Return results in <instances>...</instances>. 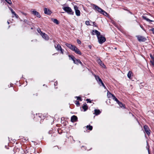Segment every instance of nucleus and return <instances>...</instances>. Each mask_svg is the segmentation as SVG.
Returning <instances> with one entry per match:
<instances>
[{
    "instance_id": "1",
    "label": "nucleus",
    "mask_w": 154,
    "mask_h": 154,
    "mask_svg": "<svg viewBox=\"0 0 154 154\" xmlns=\"http://www.w3.org/2000/svg\"><path fill=\"white\" fill-rule=\"evenodd\" d=\"M91 5L93 7V9L97 11L100 13L104 15L107 14V13L106 12L96 5L92 4Z\"/></svg>"
},
{
    "instance_id": "2",
    "label": "nucleus",
    "mask_w": 154,
    "mask_h": 154,
    "mask_svg": "<svg viewBox=\"0 0 154 154\" xmlns=\"http://www.w3.org/2000/svg\"><path fill=\"white\" fill-rule=\"evenodd\" d=\"M63 9L68 14L71 15H73L74 12L70 7H64L63 8Z\"/></svg>"
},
{
    "instance_id": "3",
    "label": "nucleus",
    "mask_w": 154,
    "mask_h": 154,
    "mask_svg": "<svg viewBox=\"0 0 154 154\" xmlns=\"http://www.w3.org/2000/svg\"><path fill=\"white\" fill-rule=\"evenodd\" d=\"M99 42L100 44H102L106 40V39L105 37H103L102 35L99 36L97 37Z\"/></svg>"
},
{
    "instance_id": "4",
    "label": "nucleus",
    "mask_w": 154,
    "mask_h": 154,
    "mask_svg": "<svg viewBox=\"0 0 154 154\" xmlns=\"http://www.w3.org/2000/svg\"><path fill=\"white\" fill-rule=\"evenodd\" d=\"M143 128L144 131L146 134L149 136L150 134L151 131L149 127L147 125H145L144 126Z\"/></svg>"
},
{
    "instance_id": "5",
    "label": "nucleus",
    "mask_w": 154,
    "mask_h": 154,
    "mask_svg": "<svg viewBox=\"0 0 154 154\" xmlns=\"http://www.w3.org/2000/svg\"><path fill=\"white\" fill-rule=\"evenodd\" d=\"M138 40L140 42H145L146 40V38L144 36L141 35L136 36Z\"/></svg>"
},
{
    "instance_id": "6",
    "label": "nucleus",
    "mask_w": 154,
    "mask_h": 154,
    "mask_svg": "<svg viewBox=\"0 0 154 154\" xmlns=\"http://www.w3.org/2000/svg\"><path fill=\"white\" fill-rule=\"evenodd\" d=\"M75 10V14L77 16H79L80 15V12L78 10V8L77 6L75 5L74 7Z\"/></svg>"
},
{
    "instance_id": "7",
    "label": "nucleus",
    "mask_w": 154,
    "mask_h": 154,
    "mask_svg": "<svg viewBox=\"0 0 154 154\" xmlns=\"http://www.w3.org/2000/svg\"><path fill=\"white\" fill-rule=\"evenodd\" d=\"M74 47V48L72 51H74L75 53L77 54H78L80 55H81V52L79 49H78L76 46Z\"/></svg>"
},
{
    "instance_id": "8",
    "label": "nucleus",
    "mask_w": 154,
    "mask_h": 154,
    "mask_svg": "<svg viewBox=\"0 0 154 154\" xmlns=\"http://www.w3.org/2000/svg\"><path fill=\"white\" fill-rule=\"evenodd\" d=\"M32 14L38 18H40L41 16L39 13L36 11L34 10L32 11Z\"/></svg>"
},
{
    "instance_id": "9",
    "label": "nucleus",
    "mask_w": 154,
    "mask_h": 154,
    "mask_svg": "<svg viewBox=\"0 0 154 154\" xmlns=\"http://www.w3.org/2000/svg\"><path fill=\"white\" fill-rule=\"evenodd\" d=\"M72 51H73L74 48V47H75V46L74 45H73L72 44H69V43H66L65 44Z\"/></svg>"
},
{
    "instance_id": "10",
    "label": "nucleus",
    "mask_w": 154,
    "mask_h": 154,
    "mask_svg": "<svg viewBox=\"0 0 154 154\" xmlns=\"http://www.w3.org/2000/svg\"><path fill=\"white\" fill-rule=\"evenodd\" d=\"M44 11L45 14H46L50 15L51 13V11L49 9L45 8H44Z\"/></svg>"
},
{
    "instance_id": "11",
    "label": "nucleus",
    "mask_w": 154,
    "mask_h": 154,
    "mask_svg": "<svg viewBox=\"0 0 154 154\" xmlns=\"http://www.w3.org/2000/svg\"><path fill=\"white\" fill-rule=\"evenodd\" d=\"M41 36L43 38L46 40H48L49 39L48 36L47 34H45V33L43 32V33H42L41 34Z\"/></svg>"
},
{
    "instance_id": "12",
    "label": "nucleus",
    "mask_w": 154,
    "mask_h": 154,
    "mask_svg": "<svg viewBox=\"0 0 154 154\" xmlns=\"http://www.w3.org/2000/svg\"><path fill=\"white\" fill-rule=\"evenodd\" d=\"M77 117L76 116L74 115L71 117V121L72 122H74L77 121Z\"/></svg>"
},
{
    "instance_id": "13",
    "label": "nucleus",
    "mask_w": 154,
    "mask_h": 154,
    "mask_svg": "<svg viewBox=\"0 0 154 154\" xmlns=\"http://www.w3.org/2000/svg\"><path fill=\"white\" fill-rule=\"evenodd\" d=\"M92 34L95 35L96 34L97 35V37L100 35V32H99L97 30H94L92 31Z\"/></svg>"
},
{
    "instance_id": "14",
    "label": "nucleus",
    "mask_w": 154,
    "mask_h": 154,
    "mask_svg": "<svg viewBox=\"0 0 154 154\" xmlns=\"http://www.w3.org/2000/svg\"><path fill=\"white\" fill-rule=\"evenodd\" d=\"M95 77L98 83L100 85V83L102 82L101 79L98 76L95 75Z\"/></svg>"
},
{
    "instance_id": "15",
    "label": "nucleus",
    "mask_w": 154,
    "mask_h": 154,
    "mask_svg": "<svg viewBox=\"0 0 154 154\" xmlns=\"http://www.w3.org/2000/svg\"><path fill=\"white\" fill-rule=\"evenodd\" d=\"M97 62L102 67L104 68H105L106 66H105L104 64L102 63V61L100 59H98L97 60Z\"/></svg>"
},
{
    "instance_id": "16",
    "label": "nucleus",
    "mask_w": 154,
    "mask_h": 154,
    "mask_svg": "<svg viewBox=\"0 0 154 154\" xmlns=\"http://www.w3.org/2000/svg\"><path fill=\"white\" fill-rule=\"evenodd\" d=\"M54 47L58 51H60V50L62 48L60 45L59 44H58L57 46H56V45H54Z\"/></svg>"
},
{
    "instance_id": "17",
    "label": "nucleus",
    "mask_w": 154,
    "mask_h": 154,
    "mask_svg": "<svg viewBox=\"0 0 154 154\" xmlns=\"http://www.w3.org/2000/svg\"><path fill=\"white\" fill-rule=\"evenodd\" d=\"M82 108L83 109L84 111H86L88 109V107L85 103L83 104V106H82Z\"/></svg>"
},
{
    "instance_id": "18",
    "label": "nucleus",
    "mask_w": 154,
    "mask_h": 154,
    "mask_svg": "<svg viewBox=\"0 0 154 154\" xmlns=\"http://www.w3.org/2000/svg\"><path fill=\"white\" fill-rule=\"evenodd\" d=\"M74 63L76 64H78L79 63H80L82 65V63L80 61V60L79 59H76L75 58V60L74 61Z\"/></svg>"
},
{
    "instance_id": "19",
    "label": "nucleus",
    "mask_w": 154,
    "mask_h": 154,
    "mask_svg": "<svg viewBox=\"0 0 154 154\" xmlns=\"http://www.w3.org/2000/svg\"><path fill=\"white\" fill-rule=\"evenodd\" d=\"M94 114L96 115H98L100 114L101 113V112L99 109H95L94 110Z\"/></svg>"
},
{
    "instance_id": "20",
    "label": "nucleus",
    "mask_w": 154,
    "mask_h": 154,
    "mask_svg": "<svg viewBox=\"0 0 154 154\" xmlns=\"http://www.w3.org/2000/svg\"><path fill=\"white\" fill-rule=\"evenodd\" d=\"M51 20L54 23L56 24H58L59 23L58 21L56 19L52 18L51 19Z\"/></svg>"
},
{
    "instance_id": "21",
    "label": "nucleus",
    "mask_w": 154,
    "mask_h": 154,
    "mask_svg": "<svg viewBox=\"0 0 154 154\" xmlns=\"http://www.w3.org/2000/svg\"><path fill=\"white\" fill-rule=\"evenodd\" d=\"M143 18L144 20H146L147 21H148V22H153V21L150 20L149 19L147 18L145 16H143Z\"/></svg>"
},
{
    "instance_id": "22",
    "label": "nucleus",
    "mask_w": 154,
    "mask_h": 154,
    "mask_svg": "<svg viewBox=\"0 0 154 154\" xmlns=\"http://www.w3.org/2000/svg\"><path fill=\"white\" fill-rule=\"evenodd\" d=\"M132 72L131 71H129L127 74V76L128 78L130 79L132 75Z\"/></svg>"
},
{
    "instance_id": "23",
    "label": "nucleus",
    "mask_w": 154,
    "mask_h": 154,
    "mask_svg": "<svg viewBox=\"0 0 154 154\" xmlns=\"http://www.w3.org/2000/svg\"><path fill=\"white\" fill-rule=\"evenodd\" d=\"M68 56L70 58V59H72L73 61V62L74 61V60H75V58L73 55H69Z\"/></svg>"
},
{
    "instance_id": "24",
    "label": "nucleus",
    "mask_w": 154,
    "mask_h": 154,
    "mask_svg": "<svg viewBox=\"0 0 154 154\" xmlns=\"http://www.w3.org/2000/svg\"><path fill=\"white\" fill-rule=\"evenodd\" d=\"M86 128L88 130H92L93 129V127L91 125H87L86 126Z\"/></svg>"
},
{
    "instance_id": "25",
    "label": "nucleus",
    "mask_w": 154,
    "mask_h": 154,
    "mask_svg": "<svg viewBox=\"0 0 154 154\" xmlns=\"http://www.w3.org/2000/svg\"><path fill=\"white\" fill-rule=\"evenodd\" d=\"M107 96L109 97H111V96H112V97H113V96H114V95L112 94L111 93L109 92V91H108L107 92Z\"/></svg>"
},
{
    "instance_id": "26",
    "label": "nucleus",
    "mask_w": 154,
    "mask_h": 154,
    "mask_svg": "<svg viewBox=\"0 0 154 154\" xmlns=\"http://www.w3.org/2000/svg\"><path fill=\"white\" fill-rule=\"evenodd\" d=\"M118 104L121 107H123L124 108H125V106L123 105L122 102H120L118 103Z\"/></svg>"
},
{
    "instance_id": "27",
    "label": "nucleus",
    "mask_w": 154,
    "mask_h": 154,
    "mask_svg": "<svg viewBox=\"0 0 154 154\" xmlns=\"http://www.w3.org/2000/svg\"><path fill=\"white\" fill-rule=\"evenodd\" d=\"M12 14L15 16L16 18H19V16L14 11Z\"/></svg>"
},
{
    "instance_id": "28",
    "label": "nucleus",
    "mask_w": 154,
    "mask_h": 154,
    "mask_svg": "<svg viewBox=\"0 0 154 154\" xmlns=\"http://www.w3.org/2000/svg\"><path fill=\"white\" fill-rule=\"evenodd\" d=\"M146 148L148 150L149 153V144H148V142H147V146H146Z\"/></svg>"
},
{
    "instance_id": "29",
    "label": "nucleus",
    "mask_w": 154,
    "mask_h": 154,
    "mask_svg": "<svg viewBox=\"0 0 154 154\" xmlns=\"http://www.w3.org/2000/svg\"><path fill=\"white\" fill-rule=\"evenodd\" d=\"M75 98H76L77 100H79L81 101L82 100V99L80 97L76 96L75 97Z\"/></svg>"
},
{
    "instance_id": "30",
    "label": "nucleus",
    "mask_w": 154,
    "mask_h": 154,
    "mask_svg": "<svg viewBox=\"0 0 154 154\" xmlns=\"http://www.w3.org/2000/svg\"><path fill=\"white\" fill-rule=\"evenodd\" d=\"M75 103L77 106H80V103L78 101L76 100L75 101Z\"/></svg>"
},
{
    "instance_id": "31",
    "label": "nucleus",
    "mask_w": 154,
    "mask_h": 154,
    "mask_svg": "<svg viewBox=\"0 0 154 154\" xmlns=\"http://www.w3.org/2000/svg\"><path fill=\"white\" fill-rule=\"evenodd\" d=\"M5 1L9 4L11 5L12 4V2L11 0H5Z\"/></svg>"
},
{
    "instance_id": "32",
    "label": "nucleus",
    "mask_w": 154,
    "mask_h": 154,
    "mask_svg": "<svg viewBox=\"0 0 154 154\" xmlns=\"http://www.w3.org/2000/svg\"><path fill=\"white\" fill-rule=\"evenodd\" d=\"M37 31L38 33L40 34L41 35L42 33H43V32H42L41 29L39 28L37 29Z\"/></svg>"
},
{
    "instance_id": "33",
    "label": "nucleus",
    "mask_w": 154,
    "mask_h": 154,
    "mask_svg": "<svg viewBox=\"0 0 154 154\" xmlns=\"http://www.w3.org/2000/svg\"><path fill=\"white\" fill-rule=\"evenodd\" d=\"M149 55L151 58L152 59V60L154 61V57L151 54H150Z\"/></svg>"
},
{
    "instance_id": "34",
    "label": "nucleus",
    "mask_w": 154,
    "mask_h": 154,
    "mask_svg": "<svg viewBox=\"0 0 154 154\" xmlns=\"http://www.w3.org/2000/svg\"><path fill=\"white\" fill-rule=\"evenodd\" d=\"M90 22L89 21H85V24L87 25H90Z\"/></svg>"
},
{
    "instance_id": "35",
    "label": "nucleus",
    "mask_w": 154,
    "mask_h": 154,
    "mask_svg": "<svg viewBox=\"0 0 154 154\" xmlns=\"http://www.w3.org/2000/svg\"><path fill=\"white\" fill-rule=\"evenodd\" d=\"M112 99L113 100H115V101H116L118 99L115 97V96H113Z\"/></svg>"
},
{
    "instance_id": "36",
    "label": "nucleus",
    "mask_w": 154,
    "mask_h": 154,
    "mask_svg": "<svg viewBox=\"0 0 154 154\" xmlns=\"http://www.w3.org/2000/svg\"><path fill=\"white\" fill-rule=\"evenodd\" d=\"M86 100L87 101V103H91V100L90 99H87Z\"/></svg>"
},
{
    "instance_id": "37",
    "label": "nucleus",
    "mask_w": 154,
    "mask_h": 154,
    "mask_svg": "<svg viewBox=\"0 0 154 154\" xmlns=\"http://www.w3.org/2000/svg\"><path fill=\"white\" fill-rule=\"evenodd\" d=\"M60 53L61 54H63V52H64V50L62 49V48H61V49H60Z\"/></svg>"
},
{
    "instance_id": "38",
    "label": "nucleus",
    "mask_w": 154,
    "mask_h": 154,
    "mask_svg": "<svg viewBox=\"0 0 154 154\" xmlns=\"http://www.w3.org/2000/svg\"><path fill=\"white\" fill-rule=\"evenodd\" d=\"M77 42L79 44H81V41L79 39L77 40Z\"/></svg>"
},
{
    "instance_id": "39",
    "label": "nucleus",
    "mask_w": 154,
    "mask_h": 154,
    "mask_svg": "<svg viewBox=\"0 0 154 154\" xmlns=\"http://www.w3.org/2000/svg\"><path fill=\"white\" fill-rule=\"evenodd\" d=\"M150 62L151 63L152 65L153 66H154V61H153L152 60H151Z\"/></svg>"
},
{
    "instance_id": "40",
    "label": "nucleus",
    "mask_w": 154,
    "mask_h": 154,
    "mask_svg": "<svg viewBox=\"0 0 154 154\" xmlns=\"http://www.w3.org/2000/svg\"><path fill=\"white\" fill-rule=\"evenodd\" d=\"M101 84V85H102V86L104 87V88H106V87H105L104 84V83H103V82H101V83H100Z\"/></svg>"
},
{
    "instance_id": "41",
    "label": "nucleus",
    "mask_w": 154,
    "mask_h": 154,
    "mask_svg": "<svg viewBox=\"0 0 154 154\" xmlns=\"http://www.w3.org/2000/svg\"><path fill=\"white\" fill-rule=\"evenodd\" d=\"M92 23L93 24L94 26H97V24H96V23H95V22H92Z\"/></svg>"
},
{
    "instance_id": "42",
    "label": "nucleus",
    "mask_w": 154,
    "mask_h": 154,
    "mask_svg": "<svg viewBox=\"0 0 154 154\" xmlns=\"http://www.w3.org/2000/svg\"><path fill=\"white\" fill-rule=\"evenodd\" d=\"M140 26L141 27V28L143 30L145 31V29H144L143 26L142 25H140Z\"/></svg>"
},
{
    "instance_id": "43",
    "label": "nucleus",
    "mask_w": 154,
    "mask_h": 154,
    "mask_svg": "<svg viewBox=\"0 0 154 154\" xmlns=\"http://www.w3.org/2000/svg\"><path fill=\"white\" fill-rule=\"evenodd\" d=\"M151 31H152V33L154 35V28L151 29Z\"/></svg>"
},
{
    "instance_id": "44",
    "label": "nucleus",
    "mask_w": 154,
    "mask_h": 154,
    "mask_svg": "<svg viewBox=\"0 0 154 154\" xmlns=\"http://www.w3.org/2000/svg\"><path fill=\"white\" fill-rule=\"evenodd\" d=\"M21 13L22 14H23L26 16V15H27V14H26V13H24V12H21Z\"/></svg>"
},
{
    "instance_id": "45",
    "label": "nucleus",
    "mask_w": 154,
    "mask_h": 154,
    "mask_svg": "<svg viewBox=\"0 0 154 154\" xmlns=\"http://www.w3.org/2000/svg\"><path fill=\"white\" fill-rule=\"evenodd\" d=\"M57 82H55L54 83V85L55 86H57Z\"/></svg>"
},
{
    "instance_id": "46",
    "label": "nucleus",
    "mask_w": 154,
    "mask_h": 154,
    "mask_svg": "<svg viewBox=\"0 0 154 154\" xmlns=\"http://www.w3.org/2000/svg\"><path fill=\"white\" fill-rule=\"evenodd\" d=\"M24 22L26 23H27L28 22V21L27 20H24Z\"/></svg>"
},
{
    "instance_id": "47",
    "label": "nucleus",
    "mask_w": 154,
    "mask_h": 154,
    "mask_svg": "<svg viewBox=\"0 0 154 154\" xmlns=\"http://www.w3.org/2000/svg\"><path fill=\"white\" fill-rule=\"evenodd\" d=\"M123 9L124 10H125L126 11H129V10H128V9H126V8H124Z\"/></svg>"
},
{
    "instance_id": "48",
    "label": "nucleus",
    "mask_w": 154,
    "mask_h": 154,
    "mask_svg": "<svg viewBox=\"0 0 154 154\" xmlns=\"http://www.w3.org/2000/svg\"><path fill=\"white\" fill-rule=\"evenodd\" d=\"M10 10L11 11L12 13H13L14 11L12 9H11Z\"/></svg>"
},
{
    "instance_id": "49",
    "label": "nucleus",
    "mask_w": 154,
    "mask_h": 154,
    "mask_svg": "<svg viewBox=\"0 0 154 154\" xmlns=\"http://www.w3.org/2000/svg\"><path fill=\"white\" fill-rule=\"evenodd\" d=\"M116 102L118 104L120 102L118 100H117Z\"/></svg>"
},
{
    "instance_id": "50",
    "label": "nucleus",
    "mask_w": 154,
    "mask_h": 154,
    "mask_svg": "<svg viewBox=\"0 0 154 154\" xmlns=\"http://www.w3.org/2000/svg\"><path fill=\"white\" fill-rule=\"evenodd\" d=\"M128 11V12H129V13L131 14H133V13H132V12H131V11Z\"/></svg>"
},
{
    "instance_id": "51",
    "label": "nucleus",
    "mask_w": 154,
    "mask_h": 154,
    "mask_svg": "<svg viewBox=\"0 0 154 154\" xmlns=\"http://www.w3.org/2000/svg\"><path fill=\"white\" fill-rule=\"evenodd\" d=\"M54 147H55V148H56V149H59V148L58 147V146H55Z\"/></svg>"
},
{
    "instance_id": "52",
    "label": "nucleus",
    "mask_w": 154,
    "mask_h": 154,
    "mask_svg": "<svg viewBox=\"0 0 154 154\" xmlns=\"http://www.w3.org/2000/svg\"><path fill=\"white\" fill-rule=\"evenodd\" d=\"M8 8L10 10L12 9L11 7H9Z\"/></svg>"
},
{
    "instance_id": "53",
    "label": "nucleus",
    "mask_w": 154,
    "mask_h": 154,
    "mask_svg": "<svg viewBox=\"0 0 154 154\" xmlns=\"http://www.w3.org/2000/svg\"><path fill=\"white\" fill-rule=\"evenodd\" d=\"M7 22H8V24H9V22L8 21Z\"/></svg>"
},
{
    "instance_id": "54",
    "label": "nucleus",
    "mask_w": 154,
    "mask_h": 154,
    "mask_svg": "<svg viewBox=\"0 0 154 154\" xmlns=\"http://www.w3.org/2000/svg\"><path fill=\"white\" fill-rule=\"evenodd\" d=\"M33 29V28H32H32H31V29Z\"/></svg>"
},
{
    "instance_id": "55",
    "label": "nucleus",
    "mask_w": 154,
    "mask_h": 154,
    "mask_svg": "<svg viewBox=\"0 0 154 154\" xmlns=\"http://www.w3.org/2000/svg\"><path fill=\"white\" fill-rule=\"evenodd\" d=\"M84 147V146H82V147Z\"/></svg>"
},
{
    "instance_id": "56",
    "label": "nucleus",
    "mask_w": 154,
    "mask_h": 154,
    "mask_svg": "<svg viewBox=\"0 0 154 154\" xmlns=\"http://www.w3.org/2000/svg\"><path fill=\"white\" fill-rule=\"evenodd\" d=\"M14 17V16H12V17Z\"/></svg>"
}]
</instances>
